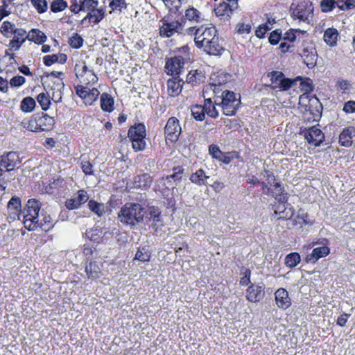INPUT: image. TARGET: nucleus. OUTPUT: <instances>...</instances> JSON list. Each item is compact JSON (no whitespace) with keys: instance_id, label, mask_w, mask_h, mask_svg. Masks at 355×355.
<instances>
[{"instance_id":"b1692460","label":"nucleus","mask_w":355,"mask_h":355,"mask_svg":"<svg viewBox=\"0 0 355 355\" xmlns=\"http://www.w3.org/2000/svg\"><path fill=\"white\" fill-rule=\"evenodd\" d=\"M355 135L354 128L348 127L343 130L339 136V142L341 146L349 147L352 144V139Z\"/></svg>"},{"instance_id":"393cba45","label":"nucleus","mask_w":355,"mask_h":355,"mask_svg":"<svg viewBox=\"0 0 355 355\" xmlns=\"http://www.w3.org/2000/svg\"><path fill=\"white\" fill-rule=\"evenodd\" d=\"M184 82L173 78L167 81L168 93L171 96H177L182 91Z\"/></svg>"},{"instance_id":"e433bc0d","label":"nucleus","mask_w":355,"mask_h":355,"mask_svg":"<svg viewBox=\"0 0 355 355\" xmlns=\"http://www.w3.org/2000/svg\"><path fill=\"white\" fill-rule=\"evenodd\" d=\"M300 256L297 252H292L286 256L284 263L285 265L291 268L295 267L300 262Z\"/></svg>"},{"instance_id":"774afa93","label":"nucleus","mask_w":355,"mask_h":355,"mask_svg":"<svg viewBox=\"0 0 355 355\" xmlns=\"http://www.w3.org/2000/svg\"><path fill=\"white\" fill-rule=\"evenodd\" d=\"M64 87V84L62 78H57L53 81L51 86L52 91H62Z\"/></svg>"},{"instance_id":"5701e85b","label":"nucleus","mask_w":355,"mask_h":355,"mask_svg":"<svg viewBox=\"0 0 355 355\" xmlns=\"http://www.w3.org/2000/svg\"><path fill=\"white\" fill-rule=\"evenodd\" d=\"M8 209L10 211V216L13 220H20L21 201L19 198L12 197L8 203Z\"/></svg>"},{"instance_id":"4c0bfd02","label":"nucleus","mask_w":355,"mask_h":355,"mask_svg":"<svg viewBox=\"0 0 355 355\" xmlns=\"http://www.w3.org/2000/svg\"><path fill=\"white\" fill-rule=\"evenodd\" d=\"M165 6L168 8L170 11L182 12V0H162Z\"/></svg>"},{"instance_id":"dca6fc26","label":"nucleus","mask_w":355,"mask_h":355,"mask_svg":"<svg viewBox=\"0 0 355 355\" xmlns=\"http://www.w3.org/2000/svg\"><path fill=\"white\" fill-rule=\"evenodd\" d=\"M275 297L276 304L279 309L285 310L291 305V298L286 289L278 288L275 293Z\"/></svg>"},{"instance_id":"052dcab7","label":"nucleus","mask_w":355,"mask_h":355,"mask_svg":"<svg viewBox=\"0 0 355 355\" xmlns=\"http://www.w3.org/2000/svg\"><path fill=\"white\" fill-rule=\"evenodd\" d=\"M126 3L125 0H112L110 3V7L113 10L121 11L123 8H125Z\"/></svg>"},{"instance_id":"de8ad7c7","label":"nucleus","mask_w":355,"mask_h":355,"mask_svg":"<svg viewBox=\"0 0 355 355\" xmlns=\"http://www.w3.org/2000/svg\"><path fill=\"white\" fill-rule=\"evenodd\" d=\"M295 80H300L297 81V85H299V88H300L301 91L304 92V93L312 91L310 79L306 78V80H303L301 77H297Z\"/></svg>"},{"instance_id":"2eb2a0df","label":"nucleus","mask_w":355,"mask_h":355,"mask_svg":"<svg viewBox=\"0 0 355 355\" xmlns=\"http://www.w3.org/2000/svg\"><path fill=\"white\" fill-rule=\"evenodd\" d=\"M89 199L87 191L80 190L77 193V196L67 200L65 206L69 209H75L80 207V205L86 202Z\"/></svg>"},{"instance_id":"cd10ccee","label":"nucleus","mask_w":355,"mask_h":355,"mask_svg":"<svg viewBox=\"0 0 355 355\" xmlns=\"http://www.w3.org/2000/svg\"><path fill=\"white\" fill-rule=\"evenodd\" d=\"M26 38L38 44L45 42L47 39L46 35L42 31L35 28L30 31Z\"/></svg>"},{"instance_id":"9d476101","label":"nucleus","mask_w":355,"mask_h":355,"mask_svg":"<svg viewBox=\"0 0 355 355\" xmlns=\"http://www.w3.org/2000/svg\"><path fill=\"white\" fill-rule=\"evenodd\" d=\"M164 132L166 139L173 142L176 141L181 133L179 121L175 117L170 118L166 124Z\"/></svg>"},{"instance_id":"5fc2aeb1","label":"nucleus","mask_w":355,"mask_h":355,"mask_svg":"<svg viewBox=\"0 0 355 355\" xmlns=\"http://www.w3.org/2000/svg\"><path fill=\"white\" fill-rule=\"evenodd\" d=\"M282 37V31L280 29H276L270 33L268 40L271 44L275 45L279 42Z\"/></svg>"},{"instance_id":"864d4df0","label":"nucleus","mask_w":355,"mask_h":355,"mask_svg":"<svg viewBox=\"0 0 355 355\" xmlns=\"http://www.w3.org/2000/svg\"><path fill=\"white\" fill-rule=\"evenodd\" d=\"M145 138H141L139 139L131 140L132 148L135 151L144 150L146 148V143L144 140Z\"/></svg>"},{"instance_id":"bf43d9fd","label":"nucleus","mask_w":355,"mask_h":355,"mask_svg":"<svg viewBox=\"0 0 355 355\" xmlns=\"http://www.w3.org/2000/svg\"><path fill=\"white\" fill-rule=\"evenodd\" d=\"M15 29V25L8 21H4L1 27V32L3 35H8L12 33Z\"/></svg>"},{"instance_id":"6e6d98bb","label":"nucleus","mask_w":355,"mask_h":355,"mask_svg":"<svg viewBox=\"0 0 355 355\" xmlns=\"http://www.w3.org/2000/svg\"><path fill=\"white\" fill-rule=\"evenodd\" d=\"M150 221L151 222L150 227L154 232H157L158 230L163 225L162 221L160 220V216L159 217V216H157V214H155V216L153 217V219H151V220Z\"/></svg>"},{"instance_id":"13d9d810","label":"nucleus","mask_w":355,"mask_h":355,"mask_svg":"<svg viewBox=\"0 0 355 355\" xmlns=\"http://www.w3.org/2000/svg\"><path fill=\"white\" fill-rule=\"evenodd\" d=\"M83 39L77 33L74 34L69 39L70 46L73 48H76V49L80 48L83 45Z\"/></svg>"},{"instance_id":"c9c22d12","label":"nucleus","mask_w":355,"mask_h":355,"mask_svg":"<svg viewBox=\"0 0 355 355\" xmlns=\"http://www.w3.org/2000/svg\"><path fill=\"white\" fill-rule=\"evenodd\" d=\"M192 116L198 121H202L205 117V105H195L191 107Z\"/></svg>"},{"instance_id":"49530a36","label":"nucleus","mask_w":355,"mask_h":355,"mask_svg":"<svg viewBox=\"0 0 355 355\" xmlns=\"http://www.w3.org/2000/svg\"><path fill=\"white\" fill-rule=\"evenodd\" d=\"M67 7V3L64 0H54L51 3V10L53 12H61Z\"/></svg>"},{"instance_id":"2f4dec72","label":"nucleus","mask_w":355,"mask_h":355,"mask_svg":"<svg viewBox=\"0 0 355 355\" xmlns=\"http://www.w3.org/2000/svg\"><path fill=\"white\" fill-rule=\"evenodd\" d=\"M67 58V55L64 53L53 54L44 56L43 61L45 65L51 66L55 62L63 64L66 62Z\"/></svg>"},{"instance_id":"a18cd8bd","label":"nucleus","mask_w":355,"mask_h":355,"mask_svg":"<svg viewBox=\"0 0 355 355\" xmlns=\"http://www.w3.org/2000/svg\"><path fill=\"white\" fill-rule=\"evenodd\" d=\"M284 190L279 183H275L274 185L273 196L280 202H285L286 200V194L284 193Z\"/></svg>"},{"instance_id":"9b49d317","label":"nucleus","mask_w":355,"mask_h":355,"mask_svg":"<svg viewBox=\"0 0 355 355\" xmlns=\"http://www.w3.org/2000/svg\"><path fill=\"white\" fill-rule=\"evenodd\" d=\"M205 19L204 14L193 6L184 8V14L182 15V21H189L192 24H200ZM184 22H183V24Z\"/></svg>"},{"instance_id":"f8f14e48","label":"nucleus","mask_w":355,"mask_h":355,"mask_svg":"<svg viewBox=\"0 0 355 355\" xmlns=\"http://www.w3.org/2000/svg\"><path fill=\"white\" fill-rule=\"evenodd\" d=\"M304 138L315 146H319L324 140V135L322 130L315 126H313L304 132Z\"/></svg>"},{"instance_id":"72a5a7b5","label":"nucleus","mask_w":355,"mask_h":355,"mask_svg":"<svg viewBox=\"0 0 355 355\" xmlns=\"http://www.w3.org/2000/svg\"><path fill=\"white\" fill-rule=\"evenodd\" d=\"M205 76L201 71L196 70L190 71L187 76V81L192 85H196L204 81Z\"/></svg>"},{"instance_id":"37998d69","label":"nucleus","mask_w":355,"mask_h":355,"mask_svg":"<svg viewBox=\"0 0 355 355\" xmlns=\"http://www.w3.org/2000/svg\"><path fill=\"white\" fill-rule=\"evenodd\" d=\"M81 8L83 11L90 12L96 8L98 5V0H83L80 1Z\"/></svg>"},{"instance_id":"a19ab883","label":"nucleus","mask_w":355,"mask_h":355,"mask_svg":"<svg viewBox=\"0 0 355 355\" xmlns=\"http://www.w3.org/2000/svg\"><path fill=\"white\" fill-rule=\"evenodd\" d=\"M336 7L341 10H350L355 8V0H336Z\"/></svg>"},{"instance_id":"69168bd1","label":"nucleus","mask_w":355,"mask_h":355,"mask_svg":"<svg viewBox=\"0 0 355 355\" xmlns=\"http://www.w3.org/2000/svg\"><path fill=\"white\" fill-rule=\"evenodd\" d=\"M343 110L347 114L355 112V101H349L344 104Z\"/></svg>"},{"instance_id":"603ef678","label":"nucleus","mask_w":355,"mask_h":355,"mask_svg":"<svg viewBox=\"0 0 355 355\" xmlns=\"http://www.w3.org/2000/svg\"><path fill=\"white\" fill-rule=\"evenodd\" d=\"M209 153L214 158H216L219 161H223L225 156L217 146L211 145L209 148Z\"/></svg>"},{"instance_id":"a211bd4d","label":"nucleus","mask_w":355,"mask_h":355,"mask_svg":"<svg viewBox=\"0 0 355 355\" xmlns=\"http://www.w3.org/2000/svg\"><path fill=\"white\" fill-rule=\"evenodd\" d=\"M102 264L96 261H91L85 266V272L87 278L90 279H96L100 278L102 275L101 271Z\"/></svg>"},{"instance_id":"7ed1b4c3","label":"nucleus","mask_w":355,"mask_h":355,"mask_svg":"<svg viewBox=\"0 0 355 355\" xmlns=\"http://www.w3.org/2000/svg\"><path fill=\"white\" fill-rule=\"evenodd\" d=\"M41 202L35 199H29L23 210L24 227L30 231L35 230L41 225L39 212Z\"/></svg>"},{"instance_id":"aec40b11","label":"nucleus","mask_w":355,"mask_h":355,"mask_svg":"<svg viewBox=\"0 0 355 355\" xmlns=\"http://www.w3.org/2000/svg\"><path fill=\"white\" fill-rule=\"evenodd\" d=\"M234 11V10L223 2L220 3L214 9L216 15L223 21L229 20Z\"/></svg>"},{"instance_id":"338daca9","label":"nucleus","mask_w":355,"mask_h":355,"mask_svg":"<svg viewBox=\"0 0 355 355\" xmlns=\"http://www.w3.org/2000/svg\"><path fill=\"white\" fill-rule=\"evenodd\" d=\"M24 83L25 78L21 76H16L10 80V84L12 87H19Z\"/></svg>"},{"instance_id":"ea45409f","label":"nucleus","mask_w":355,"mask_h":355,"mask_svg":"<svg viewBox=\"0 0 355 355\" xmlns=\"http://www.w3.org/2000/svg\"><path fill=\"white\" fill-rule=\"evenodd\" d=\"M37 102L43 110H47L51 105L49 95L47 93L42 92L37 97Z\"/></svg>"},{"instance_id":"8fccbe9b","label":"nucleus","mask_w":355,"mask_h":355,"mask_svg":"<svg viewBox=\"0 0 355 355\" xmlns=\"http://www.w3.org/2000/svg\"><path fill=\"white\" fill-rule=\"evenodd\" d=\"M31 3L40 13H43L47 10V2L46 0H31Z\"/></svg>"},{"instance_id":"a878e982","label":"nucleus","mask_w":355,"mask_h":355,"mask_svg":"<svg viewBox=\"0 0 355 355\" xmlns=\"http://www.w3.org/2000/svg\"><path fill=\"white\" fill-rule=\"evenodd\" d=\"M218 100L217 98L214 101V103L212 102L211 98L205 99L204 105L205 109V113L211 118H217L218 116V111L217 110L216 105H219Z\"/></svg>"},{"instance_id":"412c9836","label":"nucleus","mask_w":355,"mask_h":355,"mask_svg":"<svg viewBox=\"0 0 355 355\" xmlns=\"http://www.w3.org/2000/svg\"><path fill=\"white\" fill-rule=\"evenodd\" d=\"M105 9L103 8H95L90 12H88L85 17L81 20V24H85L87 20L89 22L92 21L94 24L100 22L105 16Z\"/></svg>"},{"instance_id":"bb28decb","label":"nucleus","mask_w":355,"mask_h":355,"mask_svg":"<svg viewBox=\"0 0 355 355\" xmlns=\"http://www.w3.org/2000/svg\"><path fill=\"white\" fill-rule=\"evenodd\" d=\"M310 14L309 10L303 4L297 5L295 8H293L292 11L293 17L302 21L309 20Z\"/></svg>"},{"instance_id":"20e7f679","label":"nucleus","mask_w":355,"mask_h":355,"mask_svg":"<svg viewBox=\"0 0 355 355\" xmlns=\"http://www.w3.org/2000/svg\"><path fill=\"white\" fill-rule=\"evenodd\" d=\"M220 98L219 106L221 107L223 113L227 116L234 115L239 105L240 101L236 98L233 92L225 89L222 92L221 96H217Z\"/></svg>"},{"instance_id":"0eeeda50","label":"nucleus","mask_w":355,"mask_h":355,"mask_svg":"<svg viewBox=\"0 0 355 355\" xmlns=\"http://www.w3.org/2000/svg\"><path fill=\"white\" fill-rule=\"evenodd\" d=\"M230 79L231 75L223 71L213 73L210 77L211 82L209 85L203 91L204 97H205V94L208 93L209 90H212L216 95L220 92H223L224 90L222 87L227 83Z\"/></svg>"},{"instance_id":"c85d7f7f","label":"nucleus","mask_w":355,"mask_h":355,"mask_svg":"<svg viewBox=\"0 0 355 355\" xmlns=\"http://www.w3.org/2000/svg\"><path fill=\"white\" fill-rule=\"evenodd\" d=\"M338 37V31L336 28H329L324 31L323 38L327 44L334 46L336 44Z\"/></svg>"},{"instance_id":"f704fd0d","label":"nucleus","mask_w":355,"mask_h":355,"mask_svg":"<svg viewBox=\"0 0 355 355\" xmlns=\"http://www.w3.org/2000/svg\"><path fill=\"white\" fill-rule=\"evenodd\" d=\"M88 207L90 211L96 214L98 217L102 216L105 213V206L103 203L97 202L91 200L88 202Z\"/></svg>"},{"instance_id":"e2e57ef3","label":"nucleus","mask_w":355,"mask_h":355,"mask_svg":"<svg viewBox=\"0 0 355 355\" xmlns=\"http://www.w3.org/2000/svg\"><path fill=\"white\" fill-rule=\"evenodd\" d=\"M297 31V30L293 29L286 31L282 36V40L284 41L293 42L296 39L295 32Z\"/></svg>"},{"instance_id":"c03bdc74","label":"nucleus","mask_w":355,"mask_h":355,"mask_svg":"<svg viewBox=\"0 0 355 355\" xmlns=\"http://www.w3.org/2000/svg\"><path fill=\"white\" fill-rule=\"evenodd\" d=\"M74 70L76 77L80 80L89 69L85 62H80L75 65Z\"/></svg>"},{"instance_id":"680f3d73","label":"nucleus","mask_w":355,"mask_h":355,"mask_svg":"<svg viewBox=\"0 0 355 355\" xmlns=\"http://www.w3.org/2000/svg\"><path fill=\"white\" fill-rule=\"evenodd\" d=\"M272 28V26H267L266 25L261 24L257 28L255 31V35L259 38H263L265 35V34L270 30Z\"/></svg>"},{"instance_id":"4d7b16f0","label":"nucleus","mask_w":355,"mask_h":355,"mask_svg":"<svg viewBox=\"0 0 355 355\" xmlns=\"http://www.w3.org/2000/svg\"><path fill=\"white\" fill-rule=\"evenodd\" d=\"M236 29L239 34L249 33L251 31V25L248 23L241 21L236 25Z\"/></svg>"},{"instance_id":"58836bf2","label":"nucleus","mask_w":355,"mask_h":355,"mask_svg":"<svg viewBox=\"0 0 355 355\" xmlns=\"http://www.w3.org/2000/svg\"><path fill=\"white\" fill-rule=\"evenodd\" d=\"M35 106V101L31 97H26L21 102L20 107L23 112H31Z\"/></svg>"},{"instance_id":"6e6552de","label":"nucleus","mask_w":355,"mask_h":355,"mask_svg":"<svg viewBox=\"0 0 355 355\" xmlns=\"http://www.w3.org/2000/svg\"><path fill=\"white\" fill-rule=\"evenodd\" d=\"M75 89L76 94L83 100L86 105H92L100 94L96 88L90 89L88 86L77 85Z\"/></svg>"},{"instance_id":"3c124183","label":"nucleus","mask_w":355,"mask_h":355,"mask_svg":"<svg viewBox=\"0 0 355 355\" xmlns=\"http://www.w3.org/2000/svg\"><path fill=\"white\" fill-rule=\"evenodd\" d=\"M268 76L270 79L271 84L275 85H278V83L280 82V80H282L284 75L281 71H273L268 73Z\"/></svg>"},{"instance_id":"ddd939ff","label":"nucleus","mask_w":355,"mask_h":355,"mask_svg":"<svg viewBox=\"0 0 355 355\" xmlns=\"http://www.w3.org/2000/svg\"><path fill=\"white\" fill-rule=\"evenodd\" d=\"M304 63L309 67L313 68L316 64L318 55L313 45H304L300 54Z\"/></svg>"},{"instance_id":"f3484780","label":"nucleus","mask_w":355,"mask_h":355,"mask_svg":"<svg viewBox=\"0 0 355 355\" xmlns=\"http://www.w3.org/2000/svg\"><path fill=\"white\" fill-rule=\"evenodd\" d=\"M264 291L262 286L252 285L247 289L246 298L251 302L260 301L264 296Z\"/></svg>"},{"instance_id":"1a4fd4ad","label":"nucleus","mask_w":355,"mask_h":355,"mask_svg":"<svg viewBox=\"0 0 355 355\" xmlns=\"http://www.w3.org/2000/svg\"><path fill=\"white\" fill-rule=\"evenodd\" d=\"M20 163L19 155L17 152L10 151L4 153L0 156V171H12Z\"/></svg>"},{"instance_id":"423d86ee","label":"nucleus","mask_w":355,"mask_h":355,"mask_svg":"<svg viewBox=\"0 0 355 355\" xmlns=\"http://www.w3.org/2000/svg\"><path fill=\"white\" fill-rule=\"evenodd\" d=\"M184 29L183 21L171 20L166 16L159 21V34L162 37H170L175 33H182Z\"/></svg>"},{"instance_id":"7c9ffc66","label":"nucleus","mask_w":355,"mask_h":355,"mask_svg":"<svg viewBox=\"0 0 355 355\" xmlns=\"http://www.w3.org/2000/svg\"><path fill=\"white\" fill-rule=\"evenodd\" d=\"M209 178V176L207 175L202 169H198L195 173H192L190 176V180L191 182L198 185H205L207 183V180Z\"/></svg>"},{"instance_id":"4be33fe9","label":"nucleus","mask_w":355,"mask_h":355,"mask_svg":"<svg viewBox=\"0 0 355 355\" xmlns=\"http://www.w3.org/2000/svg\"><path fill=\"white\" fill-rule=\"evenodd\" d=\"M146 135V127L143 123H140L131 126L128 132V136L130 141L135 139L145 138Z\"/></svg>"},{"instance_id":"79ce46f5","label":"nucleus","mask_w":355,"mask_h":355,"mask_svg":"<svg viewBox=\"0 0 355 355\" xmlns=\"http://www.w3.org/2000/svg\"><path fill=\"white\" fill-rule=\"evenodd\" d=\"M85 73L86 74L80 80L81 83L87 86L88 85L94 84L97 82L98 78L92 70L89 69Z\"/></svg>"},{"instance_id":"0e129e2a","label":"nucleus","mask_w":355,"mask_h":355,"mask_svg":"<svg viewBox=\"0 0 355 355\" xmlns=\"http://www.w3.org/2000/svg\"><path fill=\"white\" fill-rule=\"evenodd\" d=\"M24 41V38H23L21 41H19V37L16 38L14 37L13 39L10 41L9 47L11 50L17 51L20 49Z\"/></svg>"},{"instance_id":"09e8293b","label":"nucleus","mask_w":355,"mask_h":355,"mask_svg":"<svg viewBox=\"0 0 355 355\" xmlns=\"http://www.w3.org/2000/svg\"><path fill=\"white\" fill-rule=\"evenodd\" d=\"M320 8L323 12H331L336 8V0H322Z\"/></svg>"},{"instance_id":"c756f323","label":"nucleus","mask_w":355,"mask_h":355,"mask_svg":"<svg viewBox=\"0 0 355 355\" xmlns=\"http://www.w3.org/2000/svg\"><path fill=\"white\" fill-rule=\"evenodd\" d=\"M300 80L286 78L284 76L278 83V85L272 86L274 89H279L280 91H286L293 87L297 86V81Z\"/></svg>"},{"instance_id":"f03ea898","label":"nucleus","mask_w":355,"mask_h":355,"mask_svg":"<svg viewBox=\"0 0 355 355\" xmlns=\"http://www.w3.org/2000/svg\"><path fill=\"white\" fill-rule=\"evenodd\" d=\"M145 214V209L140 204L126 203L119 211L118 218L123 224L134 228L144 220Z\"/></svg>"},{"instance_id":"473e14b6","label":"nucleus","mask_w":355,"mask_h":355,"mask_svg":"<svg viewBox=\"0 0 355 355\" xmlns=\"http://www.w3.org/2000/svg\"><path fill=\"white\" fill-rule=\"evenodd\" d=\"M101 107L103 111L108 112L114 109V99L107 93H103L101 96Z\"/></svg>"},{"instance_id":"39448f33","label":"nucleus","mask_w":355,"mask_h":355,"mask_svg":"<svg viewBox=\"0 0 355 355\" xmlns=\"http://www.w3.org/2000/svg\"><path fill=\"white\" fill-rule=\"evenodd\" d=\"M24 123V128L30 131H46L51 128L53 119L47 114H43L42 116L34 115Z\"/></svg>"},{"instance_id":"4468645a","label":"nucleus","mask_w":355,"mask_h":355,"mask_svg":"<svg viewBox=\"0 0 355 355\" xmlns=\"http://www.w3.org/2000/svg\"><path fill=\"white\" fill-rule=\"evenodd\" d=\"M184 64V60L182 56H175L168 60L165 68L167 73L171 76L181 73Z\"/></svg>"},{"instance_id":"6ab92c4d","label":"nucleus","mask_w":355,"mask_h":355,"mask_svg":"<svg viewBox=\"0 0 355 355\" xmlns=\"http://www.w3.org/2000/svg\"><path fill=\"white\" fill-rule=\"evenodd\" d=\"M330 252L329 247L322 245L315 248L306 257V262H315L320 258L327 256Z\"/></svg>"},{"instance_id":"f257e3e1","label":"nucleus","mask_w":355,"mask_h":355,"mask_svg":"<svg viewBox=\"0 0 355 355\" xmlns=\"http://www.w3.org/2000/svg\"><path fill=\"white\" fill-rule=\"evenodd\" d=\"M185 34L194 35V41L196 46L210 55L220 53L223 47L219 43L217 31L214 27H205L201 26H191L185 30Z\"/></svg>"}]
</instances>
